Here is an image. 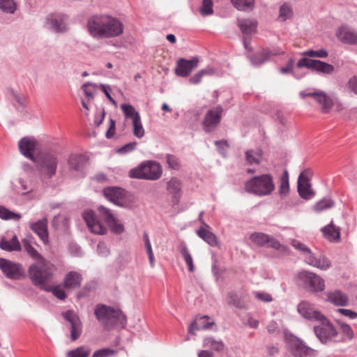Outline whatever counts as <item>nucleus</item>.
Wrapping results in <instances>:
<instances>
[{"label":"nucleus","instance_id":"nucleus-14","mask_svg":"<svg viewBox=\"0 0 357 357\" xmlns=\"http://www.w3.org/2000/svg\"><path fill=\"white\" fill-rule=\"evenodd\" d=\"M310 172L303 171L298 178V192L301 198L305 200L312 199L315 193L312 189L309 178Z\"/></svg>","mask_w":357,"mask_h":357},{"label":"nucleus","instance_id":"nucleus-4","mask_svg":"<svg viewBox=\"0 0 357 357\" xmlns=\"http://www.w3.org/2000/svg\"><path fill=\"white\" fill-rule=\"evenodd\" d=\"M275 190L273 176L269 174L254 176L245 183V190L259 197L269 195Z\"/></svg>","mask_w":357,"mask_h":357},{"label":"nucleus","instance_id":"nucleus-1","mask_svg":"<svg viewBox=\"0 0 357 357\" xmlns=\"http://www.w3.org/2000/svg\"><path fill=\"white\" fill-rule=\"evenodd\" d=\"M24 250L34 262L29 267V276L32 283L41 289L54 278L56 266L40 255L28 241L24 242Z\"/></svg>","mask_w":357,"mask_h":357},{"label":"nucleus","instance_id":"nucleus-45","mask_svg":"<svg viewBox=\"0 0 357 357\" xmlns=\"http://www.w3.org/2000/svg\"><path fill=\"white\" fill-rule=\"evenodd\" d=\"M21 214L14 213L8 210L7 208L0 206V218L3 220H19L21 218Z\"/></svg>","mask_w":357,"mask_h":357},{"label":"nucleus","instance_id":"nucleus-64","mask_svg":"<svg viewBox=\"0 0 357 357\" xmlns=\"http://www.w3.org/2000/svg\"><path fill=\"white\" fill-rule=\"evenodd\" d=\"M98 252L103 257H106L109 254V250L104 242H100L98 244Z\"/></svg>","mask_w":357,"mask_h":357},{"label":"nucleus","instance_id":"nucleus-12","mask_svg":"<svg viewBox=\"0 0 357 357\" xmlns=\"http://www.w3.org/2000/svg\"><path fill=\"white\" fill-rule=\"evenodd\" d=\"M97 211L112 232L115 234H121L124 231L123 225L114 216L110 209L100 205L98 206Z\"/></svg>","mask_w":357,"mask_h":357},{"label":"nucleus","instance_id":"nucleus-32","mask_svg":"<svg viewBox=\"0 0 357 357\" xmlns=\"http://www.w3.org/2000/svg\"><path fill=\"white\" fill-rule=\"evenodd\" d=\"M328 301L337 306H345L348 303L347 296L339 290L328 294Z\"/></svg>","mask_w":357,"mask_h":357},{"label":"nucleus","instance_id":"nucleus-20","mask_svg":"<svg viewBox=\"0 0 357 357\" xmlns=\"http://www.w3.org/2000/svg\"><path fill=\"white\" fill-rule=\"evenodd\" d=\"M297 310L301 317L312 321H318L324 316V314L315 309L312 304L305 301L301 302L298 305Z\"/></svg>","mask_w":357,"mask_h":357},{"label":"nucleus","instance_id":"nucleus-49","mask_svg":"<svg viewBox=\"0 0 357 357\" xmlns=\"http://www.w3.org/2000/svg\"><path fill=\"white\" fill-rule=\"evenodd\" d=\"M213 0H202V6L199 12L202 16L211 15L213 13Z\"/></svg>","mask_w":357,"mask_h":357},{"label":"nucleus","instance_id":"nucleus-2","mask_svg":"<svg viewBox=\"0 0 357 357\" xmlns=\"http://www.w3.org/2000/svg\"><path fill=\"white\" fill-rule=\"evenodd\" d=\"M88 29L93 37L111 38L122 34L123 25L114 17L108 15H100L94 16L89 20Z\"/></svg>","mask_w":357,"mask_h":357},{"label":"nucleus","instance_id":"nucleus-46","mask_svg":"<svg viewBox=\"0 0 357 357\" xmlns=\"http://www.w3.org/2000/svg\"><path fill=\"white\" fill-rule=\"evenodd\" d=\"M293 15V11L290 6L287 3H284L280 7L279 10L278 18L284 22L289 19Z\"/></svg>","mask_w":357,"mask_h":357},{"label":"nucleus","instance_id":"nucleus-30","mask_svg":"<svg viewBox=\"0 0 357 357\" xmlns=\"http://www.w3.org/2000/svg\"><path fill=\"white\" fill-rule=\"evenodd\" d=\"M337 36L340 41L344 43L357 44V32L347 28H341L337 32Z\"/></svg>","mask_w":357,"mask_h":357},{"label":"nucleus","instance_id":"nucleus-47","mask_svg":"<svg viewBox=\"0 0 357 357\" xmlns=\"http://www.w3.org/2000/svg\"><path fill=\"white\" fill-rule=\"evenodd\" d=\"M0 9L3 13L13 14L16 10V3L13 0H0Z\"/></svg>","mask_w":357,"mask_h":357},{"label":"nucleus","instance_id":"nucleus-6","mask_svg":"<svg viewBox=\"0 0 357 357\" xmlns=\"http://www.w3.org/2000/svg\"><path fill=\"white\" fill-rule=\"evenodd\" d=\"M33 162H36L42 173L48 178L53 177L56 172L58 160L52 153H42Z\"/></svg>","mask_w":357,"mask_h":357},{"label":"nucleus","instance_id":"nucleus-24","mask_svg":"<svg viewBox=\"0 0 357 357\" xmlns=\"http://www.w3.org/2000/svg\"><path fill=\"white\" fill-rule=\"evenodd\" d=\"M47 218H43L36 222L30 224V229L36 233L44 244H47L48 241V229H47Z\"/></svg>","mask_w":357,"mask_h":357},{"label":"nucleus","instance_id":"nucleus-33","mask_svg":"<svg viewBox=\"0 0 357 357\" xmlns=\"http://www.w3.org/2000/svg\"><path fill=\"white\" fill-rule=\"evenodd\" d=\"M238 26L245 35H249L255 32L257 28V22L249 19H238Z\"/></svg>","mask_w":357,"mask_h":357},{"label":"nucleus","instance_id":"nucleus-59","mask_svg":"<svg viewBox=\"0 0 357 357\" xmlns=\"http://www.w3.org/2000/svg\"><path fill=\"white\" fill-rule=\"evenodd\" d=\"M253 294L257 299L263 302L268 303L273 300L271 295L266 292L254 291Z\"/></svg>","mask_w":357,"mask_h":357},{"label":"nucleus","instance_id":"nucleus-61","mask_svg":"<svg viewBox=\"0 0 357 357\" xmlns=\"http://www.w3.org/2000/svg\"><path fill=\"white\" fill-rule=\"evenodd\" d=\"M347 89L350 92L357 95V77L353 76L347 82Z\"/></svg>","mask_w":357,"mask_h":357},{"label":"nucleus","instance_id":"nucleus-13","mask_svg":"<svg viewBox=\"0 0 357 357\" xmlns=\"http://www.w3.org/2000/svg\"><path fill=\"white\" fill-rule=\"evenodd\" d=\"M83 218L91 233L98 235H104L107 232V228L97 218L96 213L92 210L85 211L82 214Z\"/></svg>","mask_w":357,"mask_h":357},{"label":"nucleus","instance_id":"nucleus-29","mask_svg":"<svg viewBox=\"0 0 357 357\" xmlns=\"http://www.w3.org/2000/svg\"><path fill=\"white\" fill-rule=\"evenodd\" d=\"M82 275L75 271L68 272L63 280V287L66 289H76L79 287L82 283Z\"/></svg>","mask_w":357,"mask_h":357},{"label":"nucleus","instance_id":"nucleus-10","mask_svg":"<svg viewBox=\"0 0 357 357\" xmlns=\"http://www.w3.org/2000/svg\"><path fill=\"white\" fill-rule=\"evenodd\" d=\"M222 112L223 108L221 105H218L206 112L202 122L203 129L206 132H211L218 126Z\"/></svg>","mask_w":357,"mask_h":357},{"label":"nucleus","instance_id":"nucleus-3","mask_svg":"<svg viewBox=\"0 0 357 357\" xmlns=\"http://www.w3.org/2000/svg\"><path fill=\"white\" fill-rule=\"evenodd\" d=\"M94 314L98 321L106 328H111L116 325L125 328L127 324L126 315L119 309L104 304H97Z\"/></svg>","mask_w":357,"mask_h":357},{"label":"nucleus","instance_id":"nucleus-11","mask_svg":"<svg viewBox=\"0 0 357 357\" xmlns=\"http://www.w3.org/2000/svg\"><path fill=\"white\" fill-rule=\"evenodd\" d=\"M0 269L8 278L11 280H20L25 273L20 264L3 258H0Z\"/></svg>","mask_w":357,"mask_h":357},{"label":"nucleus","instance_id":"nucleus-16","mask_svg":"<svg viewBox=\"0 0 357 357\" xmlns=\"http://www.w3.org/2000/svg\"><path fill=\"white\" fill-rule=\"evenodd\" d=\"M63 318L70 324V339L77 340L82 331V325L79 317L72 310H68L63 314Z\"/></svg>","mask_w":357,"mask_h":357},{"label":"nucleus","instance_id":"nucleus-25","mask_svg":"<svg viewBox=\"0 0 357 357\" xmlns=\"http://www.w3.org/2000/svg\"><path fill=\"white\" fill-rule=\"evenodd\" d=\"M214 325L215 321L209 317H197L195 320L190 325L188 331L192 334H195L196 331L211 329Z\"/></svg>","mask_w":357,"mask_h":357},{"label":"nucleus","instance_id":"nucleus-62","mask_svg":"<svg viewBox=\"0 0 357 357\" xmlns=\"http://www.w3.org/2000/svg\"><path fill=\"white\" fill-rule=\"evenodd\" d=\"M341 330L349 340L354 338V332L350 326L347 324H342Z\"/></svg>","mask_w":357,"mask_h":357},{"label":"nucleus","instance_id":"nucleus-27","mask_svg":"<svg viewBox=\"0 0 357 357\" xmlns=\"http://www.w3.org/2000/svg\"><path fill=\"white\" fill-rule=\"evenodd\" d=\"M324 237L331 242H339L340 241V227L335 226L333 220L321 229Z\"/></svg>","mask_w":357,"mask_h":357},{"label":"nucleus","instance_id":"nucleus-34","mask_svg":"<svg viewBox=\"0 0 357 357\" xmlns=\"http://www.w3.org/2000/svg\"><path fill=\"white\" fill-rule=\"evenodd\" d=\"M0 248L6 251H20L21 250V245L15 235L9 241L2 239L0 241Z\"/></svg>","mask_w":357,"mask_h":357},{"label":"nucleus","instance_id":"nucleus-35","mask_svg":"<svg viewBox=\"0 0 357 357\" xmlns=\"http://www.w3.org/2000/svg\"><path fill=\"white\" fill-rule=\"evenodd\" d=\"M245 160L248 164L259 165L261 162L263 151L261 149L257 150H248L245 153Z\"/></svg>","mask_w":357,"mask_h":357},{"label":"nucleus","instance_id":"nucleus-8","mask_svg":"<svg viewBox=\"0 0 357 357\" xmlns=\"http://www.w3.org/2000/svg\"><path fill=\"white\" fill-rule=\"evenodd\" d=\"M317 321L319 325L314 326V331L319 340L324 344L335 341L334 338L337 333L333 325L324 315L321 319Z\"/></svg>","mask_w":357,"mask_h":357},{"label":"nucleus","instance_id":"nucleus-18","mask_svg":"<svg viewBox=\"0 0 357 357\" xmlns=\"http://www.w3.org/2000/svg\"><path fill=\"white\" fill-rule=\"evenodd\" d=\"M183 182L177 177H172L166 184L168 195L171 197L172 203L178 204L183 195Z\"/></svg>","mask_w":357,"mask_h":357},{"label":"nucleus","instance_id":"nucleus-58","mask_svg":"<svg viewBox=\"0 0 357 357\" xmlns=\"http://www.w3.org/2000/svg\"><path fill=\"white\" fill-rule=\"evenodd\" d=\"M115 351L108 349L103 348L99 350L96 351L92 357H108L115 354Z\"/></svg>","mask_w":357,"mask_h":357},{"label":"nucleus","instance_id":"nucleus-5","mask_svg":"<svg viewBox=\"0 0 357 357\" xmlns=\"http://www.w3.org/2000/svg\"><path fill=\"white\" fill-rule=\"evenodd\" d=\"M162 174L160 164L154 160H146L141 162L137 167L131 169L128 175L132 178L156 181Z\"/></svg>","mask_w":357,"mask_h":357},{"label":"nucleus","instance_id":"nucleus-54","mask_svg":"<svg viewBox=\"0 0 357 357\" xmlns=\"http://www.w3.org/2000/svg\"><path fill=\"white\" fill-rule=\"evenodd\" d=\"M181 253L188 267V270L190 272H193L195 271V266L193 265L192 257L189 252L186 246H183L181 250Z\"/></svg>","mask_w":357,"mask_h":357},{"label":"nucleus","instance_id":"nucleus-22","mask_svg":"<svg viewBox=\"0 0 357 357\" xmlns=\"http://www.w3.org/2000/svg\"><path fill=\"white\" fill-rule=\"evenodd\" d=\"M250 239L261 246H267L275 250L283 248L278 241L264 233L255 232L251 234Z\"/></svg>","mask_w":357,"mask_h":357},{"label":"nucleus","instance_id":"nucleus-50","mask_svg":"<svg viewBox=\"0 0 357 357\" xmlns=\"http://www.w3.org/2000/svg\"><path fill=\"white\" fill-rule=\"evenodd\" d=\"M126 118H130L133 121L137 115H139V112L136 111L135 107L130 104H123L121 105Z\"/></svg>","mask_w":357,"mask_h":357},{"label":"nucleus","instance_id":"nucleus-40","mask_svg":"<svg viewBox=\"0 0 357 357\" xmlns=\"http://www.w3.org/2000/svg\"><path fill=\"white\" fill-rule=\"evenodd\" d=\"M231 3L238 10L250 11L254 8L255 0H231Z\"/></svg>","mask_w":357,"mask_h":357},{"label":"nucleus","instance_id":"nucleus-37","mask_svg":"<svg viewBox=\"0 0 357 357\" xmlns=\"http://www.w3.org/2000/svg\"><path fill=\"white\" fill-rule=\"evenodd\" d=\"M197 235L211 246H216L218 245V239L214 234L201 227L197 231Z\"/></svg>","mask_w":357,"mask_h":357},{"label":"nucleus","instance_id":"nucleus-15","mask_svg":"<svg viewBox=\"0 0 357 357\" xmlns=\"http://www.w3.org/2000/svg\"><path fill=\"white\" fill-rule=\"evenodd\" d=\"M289 350L294 357H313L314 356V351L296 337H293L290 340Z\"/></svg>","mask_w":357,"mask_h":357},{"label":"nucleus","instance_id":"nucleus-44","mask_svg":"<svg viewBox=\"0 0 357 357\" xmlns=\"http://www.w3.org/2000/svg\"><path fill=\"white\" fill-rule=\"evenodd\" d=\"M335 202L331 199L324 198L317 202L314 206L313 208L316 212H321L333 207Z\"/></svg>","mask_w":357,"mask_h":357},{"label":"nucleus","instance_id":"nucleus-48","mask_svg":"<svg viewBox=\"0 0 357 357\" xmlns=\"http://www.w3.org/2000/svg\"><path fill=\"white\" fill-rule=\"evenodd\" d=\"M168 167L174 170H179L181 167V163L179 158L172 154H167L165 156Z\"/></svg>","mask_w":357,"mask_h":357},{"label":"nucleus","instance_id":"nucleus-7","mask_svg":"<svg viewBox=\"0 0 357 357\" xmlns=\"http://www.w3.org/2000/svg\"><path fill=\"white\" fill-rule=\"evenodd\" d=\"M298 279L307 291L317 292L324 289V280L314 273L302 271L298 273Z\"/></svg>","mask_w":357,"mask_h":357},{"label":"nucleus","instance_id":"nucleus-31","mask_svg":"<svg viewBox=\"0 0 357 357\" xmlns=\"http://www.w3.org/2000/svg\"><path fill=\"white\" fill-rule=\"evenodd\" d=\"M314 100L321 107V112L324 113L328 112L333 106L331 98L322 91L319 93Z\"/></svg>","mask_w":357,"mask_h":357},{"label":"nucleus","instance_id":"nucleus-57","mask_svg":"<svg viewBox=\"0 0 357 357\" xmlns=\"http://www.w3.org/2000/svg\"><path fill=\"white\" fill-rule=\"evenodd\" d=\"M96 88H97V84H93V83H89V82L85 83L82 86V89L84 91V93L89 99L93 98L94 91L96 89Z\"/></svg>","mask_w":357,"mask_h":357},{"label":"nucleus","instance_id":"nucleus-26","mask_svg":"<svg viewBox=\"0 0 357 357\" xmlns=\"http://www.w3.org/2000/svg\"><path fill=\"white\" fill-rule=\"evenodd\" d=\"M47 29L56 32L62 33L66 31V24L62 16L52 14L46 19Z\"/></svg>","mask_w":357,"mask_h":357},{"label":"nucleus","instance_id":"nucleus-21","mask_svg":"<svg viewBox=\"0 0 357 357\" xmlns=\"http://www.w3.org/2000/svg\"><path fill=\"white\" fill-rule=\"evenodd\" d=\"M38 145V142L31 137H24L22 138L18 142V148L21 154L31 160H35L36 156L33 155Z\"/></svg>","mask_w":357,"mask_h":357},{"label":"nucleus","instance_id":"nucleus-39","mask_svg":"<svg viewBox=\"0 0 357 357\" xmlns=\"http://www.w3.org/2000/svg\"><path fill=\"white\" fill-rule=\"evenodd\" d=\"M289 192V174L284 170L280 179L278 192L281 197H285Z\"/></svg>","mask_w":357,"mask_h":357},{"label":"nucleus","instance_id":"nucleus-51","mask_svg":"<svg viewBox=\"0 0 357 357\" xmlns=\"http://www.w3.org/2000/svg\"><path fill=\"white\" fill-rule=\"evenodd\" d=\"M42 289L47 292H52V294L60 300H63L66 296L65 291L59 286L51 287L48 284Z\"/></svg>","mask_w":357,"mask_h":357},{"label":"nucleus","instance_id":"nucleus-9","mask_svg":"<svg viewBox=\"0 0 357 357\" xmlns=\"http://www.w3.org/2000/svg\"><path fill=\"white\" fill-rule=\"evenodd\" d=\"M298 68H307L319 74L331 75L334 71V66L324 61L303 57L297 62Z\"/></svg>","mask_w":357,"mask_h":357},{"label":"nucleus","instance_id":"nucleus-60","mask_svg":"<svg viewBox=\"0 0 357 357\" xmlns=\"http://www.w3.org/2000/svg\"><path fill=\"white\" fill-rule=\"evenodd\" d=\"M137 145L136 142H130L118 149V153L126 154L134 151Z\"/></svg>","mask_w":357,"mask_h":357},{"label":"nucleus","instance_id":"nucleus-55","mask_svg":"<svg viewBox=\"0 0 357 357\" xmlns=\"http://www.w3.org/2000/svg\"><path fill=\"white\" fill-rule=\"evenodd\" d=\"M291 245L298 251L307 256H310L312 254V251L306 245L303 244L301 241L293 239L291 242Z\"/></svg>","mask_w":357,"mask_h":357},{"label":"nucleus","instance_id":"nucleus-56","mask_svg":"<svg viewBox=\"0 0 357 357\" xmlns=\"http://www.w3.org/2000/svg\"><path fill=\"white\" fill-rule=\"evenodd\" d=\"M228 303L238 308H242L244 306L240 297L235 293H230L228 295Z\"/></svg>","mask_w":357,"mask_h":357},{"label":"nucleus","instance_id":"nucleus-36","mask_svg":"<svg viewBox=\"0 0 357 357\" xmlns=\"http://www.w3.org/2000/svg\"><path fill=\"white\" fill-rule=\"evenodd\" d=\"M86 162L85 156L83 155H71L68 160V164L72 169L80 171L84 167Z\"/></svg>","mask_w":357,"mask_h":357},{"label":"nucleus","instance_id":"nucleus-53","mask_svg":"<svg viewBox=\"0 0 357 357\" xmlns=\"http://www.w3.org/2000/svg\"><path fill=\"white\" fill-rule=\"evenodd\" d=\"M301 55H303L304 56H308L310 58H313V57L326 58L328 56V52L326 50H325L324 49H321L319 50H309L302 52Z\"/></svg>","mask_w":357,"mask_h":357},{"label":"nucleus","instance_id":"nucleus-42","mask_svg":"<svg viewBox=\"0 0 357 357\" xmlns=\"http://www.w3.org/2000/svg\"><path fill=\"white\" fill-rule=\"evenodd\" d=\"M213 73H214V70L211 68H207L206 69H202V70H199L198 73H197L196 74H195L193 76H192L190 78L189 82L191 84H197L202 81L203 76L211 75Z\"/></svg>","mask_w":357,"mask_h":357},{"label":"nucleus","instance_id":"nucleus-52","mask_svg":"<svg viewBox=\"0 0 357 357\" xmlns=\"http://www.w3.org/2000/svg\"><path fill=\"white\" fill-rule=\"evenodd\" d=\"M10 96L15 100V102L22 107H26L27 105L26 98L25 96H22L13 89H8Z\"/></svg>","mask_w":357,"mask_h":357},{"label":"nucleus","instance_id":"nucleus-63","mask_svg":"<svg viewBox=\"0 0 357 357\" xmlns=\"http://www.w3.org/2000/svg\"><path fill=\"white\" fill-rule=\"evenodd\" d=\"M320 90H317V89H314L311 91H302L300 92V96L302 98H305L307 97H309V98H313L314 100H315V98H317V96L319 95V93H320Z\"/></svg>","mask_w":357,"mask_h":357},{"label":"nucleus","instance_id":"nucleus-23","mask_svg":"<svg viewBox=\"0 0 357 357\" xmlns=\"http://www.w3.org/2000/svg\"><path fill=\"white\" fill-rule=\"evenodd\" d=\"M103 194L107 199L117 206H123L124 202L125 190L121 188L108 187L103 190Z\"/></svg>","mask_w":357,"mask_h":357},{"label":"nucleus","instance_id":"nucleus-17","mask_svg":"<svg viewBox=\"0 0 357 357\" xmlns=\"http://www.w3.org/2000/svg\"><path fill=\"white\" fill-rule=\"evenodd\" d=\"M284 52L279 48L264 49L248 56L252 64L255 66H259L268 61L271 56L282 55Z\"/></svg>","mask_w":357,"mask_h":357},{"label":"nucleus","instance_id":"nucleus-19","mask_svg":"<svg viewBox=\"0 0 357 357\" xmlns=\"http://www.w3.org/2000/svg\"><path fill=\"white\" fill-rule=\"evenodd\" d=\"M198 63L199 59L197 57L190 60L181 58L176 61L175 73L176 75L182 77H187L198 66Z\"/></svg>","mask_w":357,"mask_h":357},{"label":"nucleus","instance_id":"nucleus-28","mask_svg":"<svg viewBox=\"0 0 357 357\" xmlns=\"http://www.w3.org/2000/svg\"><path fill=\"white\" fill-rule=\"evenodd\" d=\"M305 261L309 265L321 270H326L331 266L330 260L326 256L322 255L316 257L312 252L310 256L305 257Z\"/></svg>","mask_w":357,"mask_h":357},{"label":"nucleus","instance_id":"nucleus-38","mask_svg":"<svg viewBox=\"0 0 357 357\" xmlns=\"http://www.w3.org/2000/svg\"><path fill=\"white\" fill-rule=\"evenodd\" d=\"M204 347H209L215 351H221L224 349L225 344L222 340H215L213 337L209 336L204 338Z\"/></svg>","mask_w":357,"mask_h":357},{"label":"nucleus","instance_id":"nucleus-41","mask_svg":"<svg viewBox=\"0 0 357 357\" xmlns=\"http://www.w3.org/2000/svg\"><path fill=\"white\" fill-rule=\"evenodd\" d=\"M91 349L88 347L81 346L67 353V357H89Z\"/></svg>","mask_w":357,"mask_h":357},{"label":"nucleus","instance_id":"nucleus-43","mask_svg":"<svg viewBox=\"0 0 357 357\" xmlns=\"http://www.w3.org/2000/svg\"><path fill=\"white\" fill-rule=\"evenodd\" d=\"M133 135L137 138H142L144 135V129L143 128L140 115H137L132 121Z\"/></svg>","mask_w":357,"mask_h":357}]
</instances>
